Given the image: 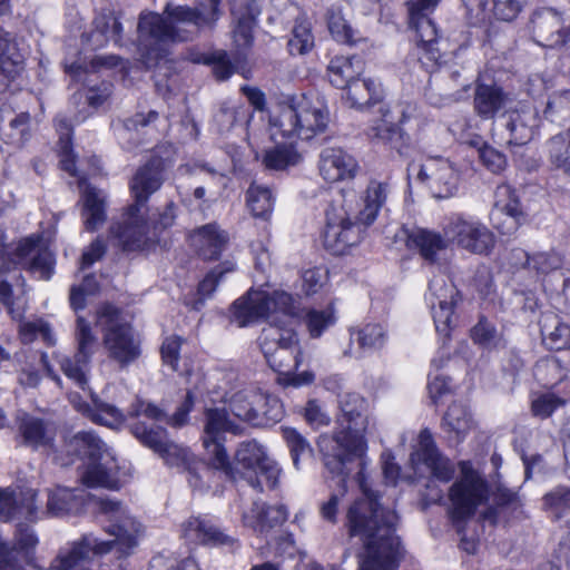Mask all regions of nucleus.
Listing matches in <instances>:
<instances>
[{
    "label": "nucleus",
    "mask_w": 570,
    "mask_h": 570,
    "mask_svg": "<svg viewBox=\"0 0 570 570\" xmlns=\"http://www.w3.org/2000/svg\"><path fill=\"white\" fill-rule=\"evenodd\" d=\"M344 99L350 107L363 108L380 102L383 98L381 82L373 79H355L346 86Z\"/></svg>",
    "instance_id": "c9c22d12"
},
{
    "label": "nucleus",
    "mask_w": 570,
    "mask_h": 570,
    "mask_svg": "<svg viewBox=\"0 0 570 570\" xmlns=\"http://www.w3.org/2000/svg\"><path fill=\"white\" fill-rule=\"evenodd\" d=\"M417 178L426 184L435 198H450L458 191L459 174L449 159L428 158L421 165Z\"/></svg>",
    "instance_id": "aec40b11"
},
{
    "label": "nucleus",
    "mask_w": 570,
    "mask_h": 570,
    "mask_svg": "<svg viewBox=\"0 0 570 570\" xmlns=\"http://www.w3.org/2000/svg\"><path fill=\"white\" fill-rule=\"evenodd\" d=\"M184 538L193 543L233 546L235 540L224 533L212 518H190L183 524Z\"/></svg>",
    "instance_id": "c756f323"
},
{
    "label": "nucleus",
    "mask_w": 570,
    "mask_h": 570,
    "mask_svg": "<svg viewBox=\"0 0 570 570\" xmlns=\"http://www.w3.org/2000/svg\"><path fill=\"white\" fill-rule=\"evenodd\" d=\"M11 114L9 107L0 108V129H3L2 126L6 120L9 121L10 134L9 137L16 141H23L24 136L28 129L29 124V115L27 112H21L12 118H8V115Z\"/></svg>",
    "instance_id": "0e129e2a"
},
{
    "label": "nucleus",
    "mask_w": 570,
    "mask_h": 570,
    "mask_svg": "<svg viewBox=\"0 0 570 570\" xmlns=\"http://www.w3.org/2000/svg\"><path fill=\"white\" fill-rule=\"evenodd\" d=\"M461 479L450 488V513L454 521L470 518L475 509L488 500L487 481L472 469L469 462H461Z\"/></svg>",
    "instance_id": "2eb2a0df"
},
{
    "label": "nucleus",
    "mask_w": 570,
    "mask_h": 570,
    "mask_svg": "<svg viewBox=\"0 0 570 570\" xmlns=\"http://www.w3.org/2000/svg\"><path fill=\"white\" fill-rule=\"evenodd\" d=\"M110 233L124 250L142 249L150 239L147 208H140L137 205L128 206L121 220L111 226Z\"/></svg>",
    "instance_id": "6ab92c4d"
},
{
    "label": "nucleus",
    "mask_w": 570,
    "mask_h": 570,
    "mask_svg": "<svg viewBox=\"0 0 570 570\" xmlns=\"http://www.w3.org/2000/svg\"><path fill=\"white\" fill-rule=\"evenodd\" d=\"M443 430L450 442H461L472 428V420L465 405L453 403L443 416Z\"/></svg>",
    "instance_id": "58836bf2"
},
{
    "label": "nucleus",
    "mask_w": 570,
    "mask_h": 570,
    "mask_svg": "<svg viewBox=\"0 0 570 570\" xmlns=\"http://www.w3.org/2000/svg\"><path fill=\"white\" fill-rule=\"evenodd\" d=\"M514 256L522 261L524 268L533 272L537 276L548 275L550 272L561 267L562 258L554 252H538L529 254L522 249L514 252Z\"/></svg>",
    "instance_id": "37998d69"
},
{
    "label": "nucleus",
    "mask_w": 570,
    "mask_h": 570,
    "mask_svg": "<svg viewBox=\"0 0 570 570\" xmlns=\"http://www.w3.org/2000/svg\"><path fill=\"white\" fill-rule=\"evenodd\" d=\"M471 337L474 343L485 348L498 347L502 342L501 334L497 331L494 325L484 317H481L473 326Z\"/></svg>",
    "instance_id": "bf43d9fd"
},
{
    "label": "nucleus",
    "mask_w": 570,
    "mask_h": 570,
    "mask_svg": "<svg viewBox=\"0 0 570 570\" xmlns=\"http://www.w3.org/2000/svg\"><path fill=\"white\" fill-rule=\"evenodd\" d=\"M193 61L212 66L213 73L218 80H225L229 78L235 71L234 66L228 59L227 52L224 50L199 53L193 58Z\"/></svg>",
    "instance_id": "09e8293b"
},
{
    "label": "nucleus",
    "mask_w": 570,
    "mask_h": 570,
    "mask_svg": "<svg viewBox=\"0 0 570 570\" xmlns=\"http://www.w3.org/2000/svg\"><path fill=\"white\" fill-rule=\"evenodd\" d=\"M328 30L333 38L342 43L353 45L358 40L355 31L340 11H330Z\"/></svg>",
    "instance_id": "4d7b16f0"
},
{
    "label": "nucleus",
    "mask_w": 570,
    "mask_h": 570,
    "mask_svg": "<svg viewBox=\"0 0 570 570\" xmlns=\"http://www.w3.org/2000/svg\"><path fill=\"white\" fill-rule=\"evenodd\" d=\"M352 340L362 348H380L385 342V331L380 324H366L352 333Z\"/></svg>",
    "instance_id": "052dcab7"
},
{
    "label": "nucleus",
    "mask_w": 570,
    "mask_h": 570,
    "mask_svg": "<svg viewBox=\"0 0 570 570\" xmlns=\"http://www.w3.org/2000/svg\"><path fill=\"white\" fill-rule=\"evenodd\" d=\"M68 451L79 455L92 459H102L108 453V448L101 439L91 431L78 432L69 439Z\"/></svg>",
    "instance_id": "79ce46f5"
},
{
    "label": "nucleus",
    "mask_w": 570,
    "mask_h": 570,
    "mask_svg": "<svg viewBox=\"0 0 570 570\" xmlns=\"http://www.w3.org/2000/svg\"><path fill=\"white\" fill-rule=\"evenodd\" d=\"M52 360L59 365L61 372L69 380H71L80 389L86 390L88 384L90 360L78 354L68 356L58 352L52 353Z\"/></svg>",
    "instance_id": "a19ab883"
},
{
    "label": "nucleus",
    "mask_w": 570,
    "mask_h": 570,
    "mask_svg": "<svg viewBox=\"0 0 570 570\" xmlns=\"http://www.w3.org/2000/svg\"><path fill=\"white\" fill-rule=\"evenodd\" d=\"M229 409L236 417L255 426L274 424L284 414L278 397L257 389H245L233 394Z\"/></svg>",
    "instance_id": "f8f14e48"
},
{
    "label": "nucleus",
    "mask_w": 570,
    "mask_h": 570,
    "mask_svg": "<svg viewBox=\"0 0 570 570\" xmlns=\"http://www.w3.org/2000/svg\"><path fill=\"white\" fill-rule=\"evenodd\" d=\"M328 124L324 102L305 95L275 104L268 112V132L275 145L263 155L267 169L284 170L302 160L293 139H311L323 132Z\"/></svg>",
    "instance_id": "7ed1b4c3"
},
{
    "label": "nucleus",
    "mask_w": 570,
    "mask_h": 570,
    "mask_svg": "<svg viewBox=\"0 0 570 570\" xmlns=\"http://www.w3.org/2000/svg\"><path fill=\"white\" fill-rule=\"evenodd\" d=\"M410 461L415 471L423 464L431 472L433 479L441 482L446 483L454 475L452 463L439 453L429 430L420 432L417 448L411 453Z\"/></svg>",
    "instance_id": "4be33fe9"
},
{
    "label": "nucleus",
    "mask_w": 570,
    "mask_h": 570,
    "mask_svg": "<svg viewBox=\"0 0 570 570\" xmlns=\"http://www.w3.org/2000/svg\"><path fill=\"white\" fill-rule=\"evenodd\" d=\"M190 244L197 254L207 261L218 259L226 248L229 237L216 224H207L189 235Z\"/></svg>",
    "instance_id": "bb28decb"
},
{
    "label": "nucleus",
    "mask_w": 570,
    "mask_h": 570,
    "mask_svg": "<svg viewBox=\"0 0 570 570\" xmlns=\"http://www.w3.org/2000/svg\"><path fill=\"white\" fill-rule=\"evenodd\" d=\"M75 336L77 341L76 354L90 360L98 346V341L90 324L83 317L79 316L77 318Z\"/></svg>",
    "instance_id": "6e6d98bb"
},
{
    "label": "nucleus",
    "mask_w": 570,
    "mask_h": 570,
    "mask_svg": "<svg viewBox=\"0 0 570 570\" xmlns=\"http://www.w3.org/2000/svg\"><path fill=\"white\" fill-rule=\"evenodd\" d=\"M527 32L541 47H562L570 41V14L552 7L537 8L529 17Z\"/></svg>",
    "instance_id": "dca6fc26"
},
{
    "label": "nucleus",
    "mask_w": 570,
    "mask_h": 570,
    "mask_svg": "<svg viewBox=\"0 0 570 570\" xmlns=\"http://www.w3.org/2000/svg\"><path fill=\"white\" fill-rule=\"evenodd\" d=\"M389 195V185L384 181L372 179L363 197L364 206L358 213V220L363 225H371L377 217L379 212L386 202Z\"/></svg>",
    "instance_id": "4c0bfd02"
},
{
    "label": "nucleus",
    "mask_w": 570,
    "mask_h": 570,
    "mask_svg": "<svg viewBox=\"0 0 570 570\" xmlns=\"http://www.w3.org/2000/svg\"><path fill=\"white\" fill-rule=\"evenodd\" d=\"M490 219L493 227L502 235H512L523 223L524 213L523 210H515V213L512 210L507 213L502 210H492Z\"/></svg>",
    "instance_id": "13d9d810"
},
{
    "label": "nucleus",
    "mask_w": 570,
    "mask_h": 570,
    "mask_svg": "<svg viewBox=\"0 0 570 570\" xmlns=\"http://www.w3.org/2000/svg\"><path fill=\"white\" fill-rule=\"evenodd\" d=\"M553 321L554 326L552 330H549L546 323L541 327L543 343L550 350L570 348V326L559 322L556 317H553Z\"/></svg>",
    "instance_id": "5fc2aeb1"
},
{
    "label": "nucleus",
    "mask_w": 570,
    "mask_h": 570,
    "mask_svg": "<svg viewBox=\"0 0 570 570\" xmlns=\"http://www.w3.org/2000/svg\"><path fill=\"white\" fill-rule=\"evenodd\" d=\"M287 518L288 511L282 504L265 507L263 503L255 502L250 511L244 513L243 522L255 532L264 534L272 528L283 524Z\"/></svg>",
    "instance_id": "2f4dec72"
},
{
    "label": "nucleus",
    "mask_w": 570,
    "mask_h": 570,
    "mask_svg": "<svg viewBox=\"0 0 570 570\" xmlns=\"http://www.w3.org/2000/svg\"><path fill=\"white\" fill-rule=\"evenodd\" d=\"M259 346L268 365L278 373L277 382L282 386L299 387L314 382L313 372H295L302 364L303 352L298 347V337L294 332L271 325L263 330Z\"/></svg>",
    "instance_id": "39448f33"
},
{
    "label": "nucleus",
    "mask_w": 570,
    "mask_h": 570,
    "mask_svg": "<svg viewBox=\"0 0 570 570\" xmlns=\"http://www.w3.org/2000/svg\"><path fill=\"white\" fill-rule=\"evenodd\" d=\"M10 9V0H0V16ZM24 53L16 36L0 27V92L23 70Z\"/></svg>",
    "instance_id": "412c9836"
},
{
    "label": "nucleus",
    "mask_w": 570,
    "mask_h": 570,
    "mask_svg": "<svg viewBox=\"0 0 570 570\" xmlns=\"http://www.w3.org/2000/svg\"><path fill=\"white\" fill-rule=\"evenodd\" d=\"M97 325L102 332L104 346L111 360L126 366L139 357L140 342L118 308L109 304L101 306L97 312Z\"/></svg>",
    "instance_id": "423d86ee"
},
{
    "label": "nucleus",
    "mask_w": 570,
    "mask_h": 570,
    "mask_svg": "<svg viewBox=\"0 0 570 570\" xmlns=\"http://www.w3.org/2000/svg\"><path fill=\"white\" fill-rule=\"evenodd\" d=\"M19 335L24 344L36 340H41L48 346H52L56 343V337L50 325L40 318L21 323L19 326Z\"/></svg>",
    "instance_id": "de8ad7c7"
},
{
    "label": "nucleus",
    "mask_w": 570,
    "mask_h": 570,
    "mask_svg": "<svg viewBox=\"0 0 570 570\" xmlns=\"http://www.w3.org/2000/svg\"><path fill=\"white\" fill-rule=\"evenodd\" d=\"M566 399L552 393H533L531 396V413L533 416L547 419L558 409L564 406Z\"/></svg>",
    "instance_id": "8fccbe9b"
},
{
    "label": "nucleus",
    "mask_w": 570,
    "mask_h": 570,
    "mask_svg": "<svg viewBox=\"0 0 570 570\" xmlns=\"http://www.w3.org/2000/svg\"><path fill=\"white\" fill-rule=\"evenodd\" d=\"M314 47V37L307 21H296L288 40L291 55H305Z\"/></svg>",
    "instance_id": "603ef678"
},
{
    "label": "nucleus",
    "mask_w": 570,
    "mask_h": 570,
    "mask_svg": "<svg viewBox=\"0 0 570 570\" xmlns=\"http://www.w3.org/2000/svg\"><path fill=\"white\" fill-rule=\"evenodd\" d=\"M82 200V217L88 230H96L106 220L105 197L101 191L79 179Z\"/></svg>",
    "instance_id": "72a5a7b5"
},
{
    "label": "nucleus",
    "mask_w": 570,
    "mask_h": 570,
    "mask_svg": "<svg viewBox=\"0 0 570 570\" xmlns=\"http://www.w3.org/2000/svg\"><path fill=\"white\" fill-rule=\"evenodd\" d=\"M492 210L514 212L522 210L515 190L508 184H501L494 191V204Z\"/></svg>",
    "instance_id": "69168bd1"
},
{
    "label": "nucleus",
    "mask_w": 570,
    "mask_h": 570,
    "mask_svg": "<svg viewBox=\"0 0 570 570\" xmlns=\"http://www.w3.org/2000/svg\"><path fill=\"white\" fill-rule=\"evenodd\" d=\"M0 259V277L9 272L10 264L20 266L43 281H49L55 273V256L39 235L26 237L13 247L2 249Z\"/></svg>",
    "instance_id": "1a4fd4ad"
},
{
    "label": "nucleus",
    "mask_w": 570,
    "mask_h": 570,
    "mask_svg": "<svg viewBox=\"0 0 570 570\" xmlns=\"http://www.w3.org/2000/svg\"><path fill=\"white\" fill-rule=\"evenodd\" d=\"M246 203L255 217L267 219L272 215L274 197L266 186L253 183L247 189Z\"/></svg>",
    "instance_id": "c03bdc74"
},
{
    "label": "nucleus",
    "mask_w": 570,
    "mask_h": 570,
    "mask_svg": "<svg viewBox=\"0 0 570 570\" xmlns=\"http://www.w3.org/2000/svg\"><path fill=\"white\" fill-rule=\"evenodd\" d=\"M338 409L337 431L320 435L317 446L330 472L347 475V465L353 461L364 465V434L370 424L368 403L357 393L344 392L338 395Z\"/></svg>",
    "instance_id": "20e7f679"
},
{
    "label": "nucleus",
    "mask_w": 570,
    "mask_h": 570,
    "mask_svg": "<svg viewBox=\"0 0 570 570\" xmlns=\"http://www.w3.org/2000/svg\"><path fill=\"white\" fill-rule=\"evenodd\" d=\"M116 463L111 454L105 453L102 459H92L81 474V481L87 487L117 489L118 480Z\"/></svg>",
    "instance_id": "473e14b6"
},
{
    "label": "nucleus",
    "mask_w": 570,
    "mask_h": 570,
    "mask_svg": "<svg viewBox=\"0 0 570 570\" xmlns=\"http://www.w3.org/2000/svg\"><path fill=\"white\" fill-rule=\"evenodd\" d=\"M132 434L146 446L157 452L167 464L173 466H185L187 470V480L193 489L202 490L204 484L202 476L191 466V453L167 440L166 431L161 428H148L142 422H137L131 426Z\"/></svg>",
    "instance_id": "4468645a"
},
{
    "label": "nucleus",
    "mask_w": 570,
    "mask_h": 570,
    "mask_svg": "<svg viewBox=\"0 0 570 570\" xmlns=\"http://www.w3.org/2000/svg\"><path fill=\"white\" fill-rule=\"evenodd\" d=\"M425 301L430 307L436 332L449 337L454 324V309L460 294L451 279L443 274L435 275L429 284Z\"/></svg>",
    "instance_id": "f3484780"
},
{
    "label": "nucleus",
    "mask_w": 570,
    "mask_h": 570,
    "mask_svg": "<svg viewBox=\"0 0 570 570\" xmlns=\"http://www.w3.org/2000/svg\"><path fill=\"white\" fill-rule=\"evenodd\" d=\"M528 0H493V12L503 21H512L521 12Z\"/></svg>",
    "instance_id": "774afa93"
},
{
    "label": "nucleus",
    "mask_w": 570,
    "mask_h": 570,
    "mask_svg": "<svg viewBox=\"0 0 570 570\" xmlns=\"http://www.w3.org/2000/svg\"><path fill=\"white\" fill-rule=\"evenodd\" d=\"M159 160H151L140 167L130 180L129 187L135 203L146 208L149 197L163 185V173Z\"/></svg>",
    "instance_id": "cd10ccee"
},
{
    "label": "nucleus",
    "mask_w": 570,
    "mask_h": 570,
    "mask_svg": "<svg viewBox=\"0 0 570 570\" xmlns=\"http://www.w3.org/2000/svg\"><path fill=\"white\" fill-rule=\"evenodd\" d=\"M357 466L362 497L347 508L345 527L351 537H360L364 542L365 556L360 570H395L402 556L400 538L395 534L397 515L377 502L365 483L364 465Z\"/></svg>",
    "instance_id": "f03ea898"
},
{
    "label": "nucleus",
    "mask_w": 570,
    "mask_h": 570,
    "mask_svg": "<svg viewBox=\"0 0 570 570\" xmlns=\"http://www.w3.org/2000/svg\"><path fill=\"white\" fill-rule=\"evenodd\" d=\"M535 124L537 116L533 110L512 112L507 122V130L509 131L508 142L517 146L527 144L533 136Z\"/></svg>",
    "instance_id": "ea45409f"
},
{
    "label": "nucleus",
    "mask_w": 570,
    "mask_h": 570,
    "mask_svg": "<svg viewBox=\"0 0 570 570\" xmlns=\"http://www.w3.org/2000/svg\"><path fill=\"white\" fill-rule=\"evenodd\" d=\"M442 232L450 244L478 255H487L494 247L492 232L475 217L452 213L444 217Z\"/></svg>",
    "instance_id": "9b49d317"
},
{
    "label": "nucleus",
    "mask_w": 570,
    "mask_h": 570,
    "mask_svg": "<svg viewBox=\"0 0 570 570\" xmlns=\"http://www.w3.org/2000/svg\"><path fill=\"white\" fill-rule=\"evenodd\" d=\"M35 498L36 493L32 490L23 492L11 488L0 489V520L23 518L35 521L37 519Z\"/></svg>",
    "instance_id": "393cba45"
},
{
    "label": "nucleus",
    "mask_w": 570,
    "mask_h": 570,
    "mask_svg": "<svg viewBox=\"0 0 570 570\" xmlns=\"http://www.w3.org/2000/svg\"><path fill=\"white\" fill-rule=\"evenodd\" d=\"M363 61L357 57L338 56L327 66L330 82L336 88L344 89L363 72Z\"/></svg>",
    "instance_id": "e433bc0d"
},
{
    "label": "nucleus",
    "mask_w": 570,
    "mask_h": 570,
    "mask_svg": "<svg viewBox=\"0 0 570 570\" xmlns=\"http://www.w3.org/2000/svg\"><path fill=\"white\" fill-rule=\"evenodd\" d=\"M543 507L556 515L561 518L570 512V489L557 487L543 497Z\"/></svg>",
    "instance_id": "680f3d73"
},
{
    "label": "nucleus",
    "mask_w": 570,
    "mask_h": 570,
    "mask_svg": "<svg viewBox=\"0 0 570 570\" xmlns=\"http://www.w3.org/2000/svg\"><path fill=\"white\" fill-rule=\"evenodd\" d=\"M449 245V239L443 233L420 227L407 233V246L417 249L420 255L429 262H434L438 253L446 249Z\"/></svg>",
    "instance_id": "f704fd0d"
},
{
    "label": "nucleus",
    "mask_w": 570,
    "mask_h": 570,
    "mask_svg": "<svg viewBox=\"0 0 570 570\" xmlns=\"http://www.w3.org/2000/svg\"><path fill=\"white\" fill-rule=\"evenodd\" d=\"M239 431V426L228 419L224 409H207L205 411L202 440L209 468L223 472L225 476L235 478L236 474L224 446V433L238 434Z\"/></svg>",
    "instance_id": "9d476101"
},
{
    "label": "nucleus",
    "mask_w": 570,
    "mask_h": 570,
    "mask_svg": "<svg viewBox=\"0 0 570 570\" xmlns=\"http://www.w3.org/2000/svg\"><path fill=\"white\" fill-rule=\"evenodd\" d=\"M230 271L232 268L222 269L220 267H216L206 275L198 285L199 298L193 305L195 309H198L199 306L203 305L204 301L214 293L223 275Z\"/></svg>",
    "instance_id": "338daca9"
},
{
    "label": "nucleus",
    "mask_w": 570,
    "mask_h": 570,
    "mask_svg": "<svg viewBox=\"0 0 570 570\" xmlns=\"http://www.w3.org/2000/svg\"><path fill=\"white\" fill-rule=\"evenodd\" d=\"M121 31L122 26L114 16H102L95 20V30L91 32V38L99 47L109 40L118 42Z\"/></svg>",
    "instance_id": "3c124183"
},
{
    "label": "nucleus",
    "mask_w": 570,
    "mask_h": 570,
    "mask_svg": "<svg viewBox=\"0 0 570 570\" xmlns=\"http://www.w3.org/2000/svg\"><path fill=\"white\" fill-rule=\"evenodd\" d=\"M282 434L289 449L293 463L298 469V461L302 455L309 454L312 448L307 440L293 428H283Z\"/></svg>",
    "instance_id": "e2e57ef3"
},
{
    "label": "nucleus",
    "mask_w": 570,
    "mask_h": 570,
    "mask_svg": "<svg viewBox=\"0 0 570 570\" xmlns=\"http://www.w3.org/2000/svg\"><path fill=\"white\" fill-rule=\"evenodd\" d=\"M17 441L33 450L51 449L56 439V428L52 423L26 412H19L16 417Z\"/></svg>",
    "instance_id": "5701e85b"
},
{
    "label": "nucleus",
    "mask_w": 570,
    "mask_h": 570,
    "mask_svg": "<svg viewBox=\"0 0 570 570\" xmlns=\"http://www.w3.org/2000/svg\"><path fill=\"white\" fill-rule=\"evenodd\" d=\"M511 102V98L502 87L497 83L476 85L473 98L475 114L484 119H493L500 111L504 110Z\"/></svg>",
    "instance_id": "c85d7f7f"
},
{
    "label": "nucleus",
    "mask_w": 570,
    "mask_h": 570,
    "mask_svg": "<svg viewBox=\"0 0 570 570\" xmlns=\"http://www.w3.org/2000/svg\"><path fill=\"white\" fill-rule=\"evenodd\" d=\"M439 2L440 0H417L409 7V24L414 32L415 55L428 70L433 69L441 58L436 48V28L429 17Z\"/></svg>",
    "instance_id": "ddd939ff"
},
{
    "label": "nucleus",
    "mask_w": 570,
    "mask_h": 570,
    "mask_svg": "<svg viewBox=\"0 0 570 570\" xmlns=\"http://www.w3.org/2000/svg\"><path fill=\"white\" fill-rule=\"evenodd\" d=\"M210 9L167 3L163 13L141 12L137 26V51L146 68L164 60L176 43L196 39L205 28L213 29L220 17L219 1Z\"/></svg>",
    "instance_id": "f257e3e1"
},
{
    "label": "nucleus",
    "mask_w": 570,
    "mask_h": 570,
    "mask_svg": "<svg viewBox=\"0 0 570 570\" xmlns=\"http://www.w3.org/2000/svg\"><path fill=\"white\" fill-rule=\"evenodd\" d=\"M362 227L352 222L343 206L331 205L326 209L324 245L334 255H343L360 243Z\"/></svg>",
    "instance_id": "a211bd4d"
},
{
    "label": "nucleus",
    "mask_w": 570,
    "mask_h": 570,
    "mask_svg": "<svg viewBox=\"0 0 570 570\" xmlns=\"http://www.w3.org/2000/svg\"><path fill=\"white\" fill-rule=\"evenodd\" d=\"M547 149L551 164L570 173V128L551 137Z\"/></svg>",
    "instance_id": "a18cd8bd"
},
{
    "label": "nucleus",
    "mask_w": 570,
    "mask_h": 570,
    "mask_svg": "<svg viewBox=\"0 0 570 570\" xmlns=\"http://www.w3.org/2000/svg\"><path fill=\"white\" fill-rule=\"evenodd\" d=\"M294 308L293 296L284 291L268 293L264 289H249L247 295L233 305V321L239 326H247L261 318L271 323L278 322V314L288 317Z\"/></svg>",
    "instance_id": "6e6552de"
},
{
    "label": "nucleus",
    "mask_w": 570,
    "mask_h": 570,
    "mask_svg": "<svg viewBox=\"0 0 570 570\" xmlns=\"http://www.w3.org/2000/svg\"><path fill=\"white\" fill-rule=\"evenodd\" d=\"M236 476L229 480L244 479L252 488L263 491L266 487L274 489L281 475V468L269 458L266 448L256 440L242 442L235 452V465L232 463Z\"/></svg>",
    "instance_id": "0eeeda50"
},
{
    "label": "nucleus",
    "mask_w": 570,
    "mask_h": 570,
    "mask_svg": "<svg viewBox=\"0 0 570 570\" xmlns=\"http://www.w3.org/2000/svg\"><path fill=\"white\" fill-rule=\"evenodd\" d=\"M258 13L256 0H235L232 7V14L236 21L234 42L239 50L252 46L253 28Z\"/></svg>",
    "instance_id": "7c9ffc66"
},
{
    "label": "nucleus",
    "mask_w": 570,
    "mask_h": 570,
    "mask_svg": "<svg viewBox=\"0 0 570 570\" xmlns=\"http://www.w3.org/2000/svg\"><path fill=\"white\" fill-rule=\"evenodd\" d=\"M69 402L73 409L90 419L92 422L117 429L125 421V415L115 405L102 402L97 397H92L91 404L83 401L78 393L68 395Z\"/></svg>",
    "instance_id": "a878e982"
},
{
    "label": "nucleus",
    "mask_w": 570,
    "mask_h": 570,
    "mask_svg": "<svg viewBox=\"0 0 570 570\" xmlns=\"http://www.w3.org/2000/svg\"><path fill=\"white\" fill-rule=\"evenodd\" d=\"M336 322L333 307L328 306L324 309H308L304 316V324L308 334L313 338L320 337L328 327Z\"/></svg>",
    "instance_id": "49530a36"
},
{
    "label": "nucleus",
    "mask_w": 570,
    "mask_h": 570,
    "mask_svg": "<svg viewBox=\"0 0 570 570\" xmlns=\"http://www.w3.org/2000/svg\"><path fill=\"white\" fill-rule=\"evenodd\" d=\"M381 118L375 120L373 125L370 126L367 130V135L372 139H377L382 142H389L399 134V129L395 126V117L390 111L389 108L381 107Z\"/></svg>",
    "instance_id": "864d4df0"
},
{
    "label": "nucleus",
    "mask_w": 570,
    "mask_h": 570,
    "mask_svg": "<svg viewBox=\"0 0 570 570\" xmlns=\"http://www.w3.org/2000/svg\"><path fill=\"white\" fill-rule=\"evenodd\" d=\"M360 170L357 160L342 148H324L318 158V173L331 184L352 180Z\"/></svg>",
    "instance_id": "b1692460"
}]
</instances>
